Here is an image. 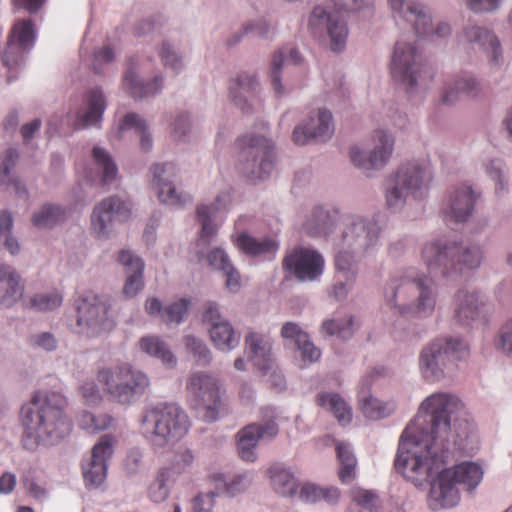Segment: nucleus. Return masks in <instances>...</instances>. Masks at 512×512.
<instances>
[{"label":"nucleus","mask_w":512,"mask_h":512,"mask_svg":"<svg viewBox=\"0 0 512 512\" xmlns=\"http://www.w3.org/2000/svg\"><path fill=\"white\" fill-rule=\"evenodd\" d=\"M130 212L128 203L117 197H108L94 208L91 216L92 227L99 237L106 236L112 222L127 219Z\"/></svg>","instance_id":"obj_20"},{"label":"nucleus","mask_w":512,"mask_h":512,"mask_svg":"<svg viewBox=\"0 0 512 512\" xmlns=\"http://www.w3.org/2000/svg\"><path fill=\"white\" fill-rule=\"evenodd\" d=\"M344 226L341 250L338 251L335 257V265L337 270L346 277L350 272L354 275V262L351 253L345 249L352 248L354 251L367 250L376 242L379 228L375 221L366 222L354 216L346 217Z\"/></svg>","instance_id":"obj_9"},{"label":"nucleus","mask_w":512,"mask_h":512,"mask_svg":"<svg viewBox=\"0 0 512 512\" xmlns=\"http://www.w3.org/2000/svg\"><path fill=\"white\" fill-rule=\"evenodd\" d=\"M354 320L350 318L346 324L336 320H327L322 325V330L329 336L337 335L342 339H347L353 334Z\"/></svg>","instance_id":"obj_55"},{"label":"nucleus","mask_w":512,"mask_h":512,"mask_svg":"<svg viewBox=\"0 0 512 512\" xmlns=\"http://www.w3.org/2000/svg\"><path fill=\"white\" fill-rule=\"evenodd\" d=\"M62 295L56 291L50 293H40L31 297L25 306L36 311H50L59 307L62 303Z\"/></svg>","instance_id":"obj_51"},{"label":"nucleus","mask_w":512,"mask_h":512,"mask_svg":"<svg viewBox=\"0 0 512 512\" xmlns=\"http://www.w3.org/2000/svg\"><path fill=\"white\" fill-rule=\"evenodd\" d=\"M97 380L109 397L121 404L130 403L150 385L147 375L134 370L128 363L99 369Z\"/></svg>","instance_id":"obj_8"},{"label":"nucleus","mask_w":512,"mask_h":512,"mask_svg":"<svg viewBox=\"0 0 512 512\" xmlns=\"http://www.w3.org/2000/svg\"><path fill=\"white\" fill-rule=\"evenodd\" d=\"M498 348L506 354H512V319L501 328Z\"/></svg>","instance_id":"obj_62"},{"label":"nucleus","mask_w":512,"mask_h":512,"mask_svg":"<svg viewBox=\"0 0 512 512\" xmlns=\"http://www.w3.org/2000/svg\"><path fill=\"white\" fill-rule=\"evenodd\" d=\"M469 355L468 345L460 339H437L425 346L419 357L422 377L430 383L439 381L444 375L446 361L461 360Z\"/></svg>","instance_id":"obj_12"},{"label":"nucleus","mask_w":512,"mask_h":512,"mask_svg":"<svg viewBox=\"0 0 512 512\" xmlns=\"http://www.w3.org/2000/svg\"><path fill=\"white\" fill-rule=\"evenodd\" d=\"M65 218V211L57 205L46 204L32 217V223L38 228H51Z\"/></svg>","instance_id":"obj_47"},{"label":"nucleus","mask_w":512,"mask_h":512,"mask_svg":"<svg viewBox=\"0 0 512 512\" xmlns=\"http://www.w3.org/2000/svg\"><path fill=\"white\" fill-rule=\"evenodd\" d=\"M231 202V195L223 193L219 195L212 206L201 205L197 208V220L201 224V232L199 241L206 244L216 234V226L212 223V219L216 218V213L225 209Z\"/></svg>","instance_id":"obj_30"},{"label":"nucleus","mask_w":512,"mask_h":512,"mask_svg":"<svg viewBox=\"0 0 512 512\" xmlns=\"http://www.w3.org/2000/svg\"><path fill=\"white\" fill-rule=\"evenodd\" d=\"M13 227L12 216L7 211L0 213V242H3L5 247L11 254H16L19 251V244L15 238L11 236V229Z\"/></svg>","instance_id":"obj_52"},{"label":"nucleus","mask_w":512,"mask_h":512,"mask_svg":"<svg viewBox=\"0 0 512 512\" xmlns=\"http://www.w3.org/2000/svg\"><path fill=\"white\" fill-rule=\"evenodd\" d=\"M209 332L214 346L224 352L233 350L240 342V334L228 321L215 323Z\"/></svg>","instance_id":"obj_38"},{"label":"nucleus","mask_w":512,"mask_h":512,"mask_svg":"<svg viewBox=\"0 0 512 512\" xmlns=\"http://www.w3.org/2000/svg\"><path fill=\"white\" fill-rule=\"evenodd\" d=\"M92 155L96 165L103 172L102 185H107L114 181L117 175V166L111 156L100 147H94Z\"/></svg>","instance_id":"obj_49"},{"label":"nucleus","mask_w":512,"mask_h":512,"mask_svg":"<svg viewBox=\"0 0 512 512\" xmlns=\"http://www.w3.org/2000/svg\"><path fill=\"white\" fill-rule=\"evenodd\" d=\"M106 107L103 93L98 88L87 91L84 98V108L77 112L74 126L76 129H83L96 125L102 118Z\"/></svg>","instance_id":"obj_26"},{"label":"nucleus","mask_w":512,"mask_h":512,"mask_svg":"<svg viewBox=\"0 0 512 512\" xmlns=\"http://www.w3.org/2000/svg\"><path fill=\"white\" fill-rule=\"evenodd\" d=\"M215 492L199 493L192 499L193 512H213L215 506Z\"/></svg>","instance_id":"obj_57"},{"label":"nucleus","mask_w":512,"mask_h":512,"mask_svg":"<svg viewBox=\"0 0 512 512\" xmlns=\"http://www.w3.org/2000/svg\"><path fill=\"white\" fill-rule=\"evenodd\" d=\"M245 346L254 365L267 373L272 367L270 338L265 334L249 332L245 337Z\"/></svg>","instance_id":"obj_27"},{"label":"nucleus","mask_w":512,"mask_h":512,"mask_svg":"<svg viewBox=\"0 0 512 512\" xmlns=\"http://www.w3.org/2000/svg\"><path fill=\"white\" fill-rule=\"evenodd\" d=\"M450 471V476L454 482L463 485L468 491L475 489L483 478V468L480 464L472 461H466L446 469Z\"/></svg>","instance_id":"obj_35"},{"label":"nucleus","mask_w":512,"mask_h":512,"mask_svg":"<svg viewBox=\"0 0 512 512\" xmlns=\"http://www.w3.org/2000/svg\"><path fill=\"white\" fill-rule=\"evenodd\" d=\"M189 304L188 299L182 298L178 302L167 306L163 310L161 318L167 324H179L187 313Z\"/></svg>","instance_id":"obj_54"},{"label":"nucleus","mask_w":512,"mask_h":512,"mask_svg":"<svg viewBox=\"0 0 512 512\" xmlns=\"http://www.w3.org/2000/svg\"><path fill=\"white\" fill-rule=\"evenodd\" d=\"M238 248L250 256H274L278 251V243L271 238L258 240L246 233L238 236L236 242Z\"/></svg>","instance_id":"obj_36"},{"label":"nucleus","mask_w":512,"mask_h":512,"mask_svg":"<svg viewBox=\"0 0 512 512\" xmlns=\"http://www.w3.org/2000/svg\"><path fill=\"white\" fill-rule=\"evenodd\" d=\"M24 285L16 270L5 264H0V306L11 307L23 295Z\"/></svg>","instance_id":"obj_28"},{"label":"nucleus","mask_w":512,"mask_h":512,"mask_svg":"<svg viewBox=\"0 0 512 512\" xmlns=\"http://www.w3.org/2000/svg\"><path fill=\"white\" fill-rule=\"evenodd\" d=\"M336 452L341 464L339 478L343 483H349L355 477L356 458L349 446L344 443H338L336 445Z\"/></svg>","instance_id":"obj_48"},{"label":"nucleus","mask_w":512,"mask_h":512,"mask_svg":"<svg viewBox=\"0 0 512 512\" xmlns=\"http://www.w3.org/2000/svg\"><path fill=\"white\" fill-rule=\"evenodd\" d=\"M126 129H135V131L140 135V144L143 150L148 151L152 147V139L147 133V125L139 115L135 113H128L124 117L120 125V130L124 131Z\"/></svg>","instance_id":"obj_50"},{"label":"nucleus","mask_w":512,"mask_h":512,"mask_svg":"<svg viewBox=\"0 0 512 512\" xmlns=\"http://www.w3.org/2000/svg\"><path fill=\"white\" fill-rule=\"evenodd\" d=\"M394 140L386 132L377 130L374 132L369 151L366 154L361 152L358 147L350 150L352 163L360 169L369 171L384 167L393 151Z\"/></svg>","instance_id":"obj_16"},{"label":"nucleus","mask_w":512,"mask_h":512,"mask_svg":"<svg viewBox=\"0 0 512 512\" xmlns=\"http://www.w3.org/2000/svg\"><path fill=\"white\" fill-rule=\"evenodd\" d=\"M236 146L242 171L252 182L263 180L270 175L274 167L272 142L264 136L247 134L240 137Z\"/></svg>","instance_id":"obj_10"},{"label":"nucleus","mask_w":512,"mask_h":512,"mask_svg":"<svg viewBox=\"0 0 512 512\" xmlns=\"http://www.w3.org/2000/svg\"><path fill=\"white\" fill-rule=\"evenodd\" d=\"M431 179L429 161H410L403 164L396 174L387 180V205L390 208H399L409 196L414 199L421 198Z\"/></svg>","instance_id":"obj_6"},{"label":"nucleus","mask_w":512,"mask_h":512,"mask_svg":"<svg viewBox=\"0 0 512 512\" xmlns=\"http://www.w3.org/2000/svg\"><path fill=\"white\" fill-rule=\"evenodd\" d=\"M185 345L194 355L198 364L206 365L210 362V351L201 340L193 336H187L185 337Z\"/></svg>","instance_id":"obj_56"},{"label":"nucleus","mask_w":512,"mask_h":512,"mask_svg":"<svg viewBox=\"0 0 512 512\" xmlns=\"http://www.w3.org/2000/svg\"><path fill=\"white\" fill-rule=\"evenodd\" d=\"M123 85L132 97L143 98L154 95L162 88V78H155L153 83L143 84L137 80L135 73L129 70L124 75Z\"/></svg>","instance_id":"obj_44"},{"label":"nucleus","mask_w":512,"mask_h":512,"mask_svg":"<svg viewBox=\"0 0 512 512\" xmlns=\"http://www.w3.org/2000/svg\"><path fill=\"white\" fill-rule=\"evenodd\" d=\"M257 87V81L248 73H241L232 80L230 85V95L235 103L242 111L247 112L246 102L254 96Z\"/></svg>","instance_id":"obj_37"},{"label":"nucleus","mask_w":512,"mask_h":512,"mask_svg":"<svg viewBox=\"0 0 512 512\" xmlns=\"http://www.w3.org/2000/svg\"><path fill=\"white\" fill-rule=\"evenodd\" d=\"M331 494L332 497H337L339 491L337 488H320L314 484H303L300 488L299 497L306 502H316L322 500V497H327Z\"/></svg>","instance_id":"obj_53"},{"label":"nucleus","mask_w":512,"mask_h":512,"mask_svg":"<svg viewBox=\"0 0 512 512\" xmlns=\"http://www.w3.org/2000/svg\"><path fill=\"white\" fill-rule=\"evenodd\" d=\"M119 262L129 274L125 282L123 293L126 297H134L144 287L143 261L128 250H122L119 254Z\"/></svg>","instance_id":"obj_29"},{"label":"nucleus","mask_w":512,"mask_h":512,"mask_svg":"<svg viewBox=\"0 0 512 512\" xmlns=\"http://www.w3.org/2000/svg\"><path fill=\"white\" fill-rule=\"evenodd\" d=\"M387 301L399 310L401 315L427 316L435 308L436 298L427 277L413 278L406 276L398 283L391 284V295Z\"/></svg>","instance_id":"obj_5"},{"label":"nucleus","mask_w":512,"mask_h":512,"mask_svg":"<svg viewBox=\"0 0 512 512\" xmlns=\"http://www.w3.org/2000/svg\"><path fill=\"white\" fill-rule=\"evenodd\" d=\"M483 303L476 293L464 290L458 291L455 296V318L462 325H468L480 315Z\"/></svg>","instance_id":"obj_32"},{"label":"nucleus","mask_w":512,"mask_h":512,"mask_svg":"<svg viewBox=\"0 0 512 512\" xmlns=\"http://www.w3.org/2000/svg\"><path fill=\"white\" fill-rule=\"evenodd\" d=\"M479 90L478 82L472 77H458L445 88L442 95L444 104H453L463 96H474Z\"/></svg>","instance_id":"obj_39"},{"label":"nucleus","mask_w":512,"mask_h":512,"mask_svg":"<svg viewBox=\"0 0 512 512\" xmlns=\"http://www.w3.org/2000/svg\"><path fill=\"white\" fill-rule=\"evenodd\" d=\"M332 115L327 110H319L317 118H311L304 126L296 127L293 131V141L297 145H304L310 140L326 141L333 134Z\"/></svg>","instance_id":"obj_24"},{"label":"nucleus","mask_w":512,"mask_h":512,"mask_svg":"<svg viewBox=\"0 0 512 512\" xmlns=\"http://www.w3.org/2000/svg\"><path fill=\"white\" fill-rule=\"evenodd\" d=\"M283 268L293 274L300 281H312L323 272L324 259L315 250L308 248H295L283 259Z\"/></svg>","instance_id":"obj_17"},{"label":"nucleus","mask_w":512,"mask_h":512,"mask_svg":"<svg viewBox=\"0 0 512 512\" xmlns=\"http://www.w3.org/2000/svg\"><path fill=\"white\" fill-rule=\"evenodd\" d=\"M251 482V479L246 474H238L235 475L233 478H231L229 481L225 483L226 491L231 494L235 495L236 493H239L246 489Z\"/></svg>","instance_id":"obj_61"},{"label":"nucleus","mask_w":512,"mask_h":512,"mask_svg":"<svg viewBox=\"0 0 512 512\" xmlns=\"http://www.w3.org/2000/svg\"><path fill=\"white\" fill-rule=\"evenodd\" d=\"M353 499L360 505L361 507L374 510L379 505V498L376 494L368 490H358L354 493Z\"/></svg>","instance_id":"obj_60"},{"label":"nucleus","mask_w":512,"mask_h":512,"mask_svg":"<svg viewBox=\"0 0 512 512\" xmlns=\"http://www.w3.org/2000/svg\"><path fill=\"white\" fill-rule=\"evenodd\" d=\"M462 407V402L450 394L435 393L427 397L420 408L425 415L418 414L402 432L395 469L405 478L421 484L431 477L451 440L459 448L464 447L473 432L471 425L459 424L468 431L456 435L450 427L451 415Z\"/></svg>","instance_id":"obj_1"},{"label":"nucleus","mask_w":512,"mask_h":512,"mask_svg":"<svg viewBox=\"0 0 512 512\" xmlns=\"http://www.w3.org/2000/svg\"><path fill=\"white\" fill-rule=\"evenodd\" d=\"M358 402L363 414L373 420L387 417L395 409L393 402H383L370 395L369 384L366 381L361 384L358 392Z\"/></svg>","instance_id":"obj_31"},{"label":"nucleus","mask_w":512,"mask_h":512,"mask_svg":"<svg viewBox=\"0 0 512 512\" xmlns=\"http://www.w3.org/2000/svg\"><path fill=\"white\" fill-rule=\"evenodd\" d=\"M115 58V52L110 45H104L95 51L92 68L96 73H100L102 67L111 63Z\"/></svg>","instance_id":"obj_59"},{"label":"nucleus","mask_w":512,"mask_h":512,"mask_svg":"<svg viewBox=\"0 0 512 512\" xmlns=\"http://www.w3.org/2000/svg\"><path fill=\"white\" fill-rule=\"evenodd\" d=\"M194 461V456L190 450H183L178 452L175 456V459L172 463L173 468L176 470L177 474H181L185 471L187 467H189Z\"/></svg>","instance_id":"obj_63"},{"label":"nucleus","mask_w":512,"mask_h":512,"mask_svg":"<svg viewBox=\"0 0 512 512\" xmlns=\"http://www.w3.org/2000/svg\"><path fill=\"white\" fill-rule=\"evenodd\" d=\"M337 212L331 214L322 208H316L311 218L305 223V230L311 236L327 235L334 223Z\"/></svg>","instance_id":"obj_45"},{"label":"nucleus","mask_w":512,"mask_h":512,"mask_svg":"<svg viewBox=\"0 0 512 512\" xmlns=\"http://www.w3.org/2000/svg\"><path fill=\"white\" fill-rule=\"evenodd\" d=\"M422 258L430 274L449 277L457 273L462 274L464 269L478 267L482 253L477 246L462 249L457 243L442 246L437 242H430L424 246Z\"/></svg>","instance_id":"obj_4"},{"label":"nucleus","mask_w":512,"mask_h":512,"mask_svg":"<svg viewBox=\"0 0 512 512\" xmlns=\"http://www.w3.org/2000/svg\"><path fill=\"white\" fill-rule=\"evenodd\" d=\"M140 349L146 354L155 357L162 361L163 364L174 366L176 363L175 356L167 347L166 343L157 336L142 337L140 342Z\"/></svg>","instance_id":"obj_42"},{"label":"nucleus","mask_w":512,"mask_h":512,"mask_svg":"<svg viewBox=\"0 0 512 512\" xmlns=\"http://www.w3.org/2000/svg\"><path fill=\"white\" fill-rule=\"evenodd\" d=\"M416 48L402 41L395 45L390 64L392 78L407 89H412L422 81V75L430 77V69L418 60Z\"/></svg>","instance_id":"obj_14"},{"label":"nucleus","mask_w":512,"mask_h":512,"mask_svg":"<svg viewBox=\"0 0 512 512\" xmlns=\"http://www.w3.org/2000/svg\"><path fill=\"white\" fill-rule=\"evenodd\" d=\"M273 489L283 496L296 493L298 482L294 475L280 464H274L268 469Z\"/></svg>","instance_id":"obj_40"},{"label":"nucleus","mask_w":512,"mask_h":512,"mask_svg":"<svg viewBox=\"0 0 512 512\" xmlns=\"http://www.w3.org/2000/svg\"><path fill=\"white\" fill-rule=\"evenodd\" d=\"M278 433V425L272 419L264 425L249 424L238 433V453L244 461L253 462L256 460L255 448L260 438H273Z\"/></svg>","instance_id":"obj_22"},{"label":"nucleus","mask_w":512,"mask_h":512,"mask_svg":"<svg viewBox=\"0 0 512 512\" xmlns=\"http://www.w3.org/2000/svg\"><path fill=\"white\" fill-rule=\"evenodd\" d=\"M476 198L469 186L454 189L443 207L445 221L464 222L472 213Z\"/></svg>","instance_id":"obj_25"},{"label":"nucleus","mask_w":512,"mask_h":512,"mask_svg":"<svg viewBox=\"0 0 512 512\" xmlns=\"http://www.w3.org/2000/svg\"><path fill=\"white\" fill-rule=\"evenodd\" d=\"M186 391L190 408L207 422L216 421L223 408L224 389L220 380L208 372L192 373L187 379Z\"/></svg>","instance_id":"obj_7"},{"label":"nucleus","mask_w":512,"mask_h":512,"mask_svg":"<svg viewBox=\"0 0 512 512\" xmlns=\"http://www.w3.org/2000/svg\"><path fill=\"white\" fill-rule=\"evenodd\" d=\"M108 301L88 292L77 302V326L79 333L87 337H94L114 327L113 320L108 315Z\"/></svg>","instance_id":"obj_13"},{"label":"nucleus","mask_w":512,"mask_h":512,"mask_svg":"<svg viewBox=\"0 0 512 512\" xmlns=\"http://www.w3.org/2000/svg\"><path fill=\"white\" fill-rule=\"evenodd\" d=\"M65 406L66 399L60 393L43 396L37 392L31 402L22 407V441L27 449H34L41 442L52 445L70 433L71 423L63 414Z\"/></svg>","instance_id":"obj_2"},{"label":"nucleus","mask_w":512,"mask_h":512,"mask_svg":"<svg viewBox=\"0 0 512 512\" xmlns=\"http://www.w3.org/2000/svg\"><path fill=\"white\" fill-rule=\"evenodd\" d=\"M159 55L165 67H169L175 72L182 68L183 65L181 58L168 43L164 42L162 44Z\"/></svg>","instance_id":"obj_58"},{"label":"nucleus","mask_w":512,"mask_h":512,"mask_svg":"<svg viewBox=\"0 0 512 512\" xmlns=\"http://www.w3.org/2000/svg\"><path fill=\"white\" fill-rule=\"evenodd\" d=\"M209 264L218 270L227 269L230 260L222 249H214L208 254Z\"/></svg>","instance_id":"obj_64"},{"label":"nucleus","mask_w":512,"mask_h":512,"mask_svg":"<svg viewBox=\"0 0 512 512\" xmlns=\"http://www.w3.org/2000/svg\"><path fill=\"white\" fill-rule=\"evenodd\" d=\"M153 184L157 189L159 200L167 205L183 207L191 201L188 194L178 193L171 178L175 176V166L172 163L156 164L152 167Z\"/></svg>","instance_id":"obj_21"},{"label":"nucleus","mask_w":512,"mask_h":512,"mask_svg":"<svg viewBox=\"0 0 512 512\" xmlns=\"http://www.w3.org/2000/svg\"><path fill=\"white\" fill-rule=\"evenodd\" d=\"M115 440L111 435H103L94 445L92 455L82 464V473L86 486H99L107 474V460L113 454Z\"/></svg>","instance_id":"obj_18"},{"label":"nucleus","mask_w":512,"mask_h":512,"mask_svg":"<svg viewBox=\"0 0 512 512\" xmlns=\"http://www.w3.org/2000/svg\"><path fill=\"white\" fill-rule=\"evenodd\" d=\"M186 412L175 403L158 404L147 410L141 421L143 435L157 446L174 443L189 430Z\"/></svg>","instance_id":"obj_3"},{"label":"nucleus","mask_w":512,"mask_h":512,"mask_svg":"<svg viewBox=\"0 0 512 512\" xmlns=\"http://www.w3.org/2000/svg\"><path fill=\"white\" fill-rule=\"evenodd\" d=\"M281 335L285 339L294 340L297 348L301 351L304 361L314 362L320 358V350L309 341L307 333L293 322H287L283 325Z\"/></svg>","instance_id":"obj_34"},{"label":"nucleus","mask_w":512,"mask_h":512,"mask_svg":"<svg viewBox=\"0 0 512 512\" xmlns=\"http://www.w3.org/2000/svg\"><path fill=\"white\" fill-rule=\"evenodd\" d=\"M388 2L395 13L394 17L411 23L419 36L435 34L438 37H444L451 32L447 23H439L436 29L432 30L430 16L425 8L415 0H388Z\"/></svg>","instance_id":"obj_15"},{"label":"nucleus","mask_w":512,"mask_h":512,"mask_svg":"<svg viewBox=\"0 0 512 512\" xmlns=\"http://www.w3.org/2000/svg\"><path fill=\"white\" fill-rule=\"evenodd\" d=\"M284 61L297 65L301 62V56L294 48L289 49V57L287 59H285L284 50H279L274 53L271 61V82L275 92L278 95L283 94L284 91L279 75L280 68L282 67Z\"/></svg>","instance_id":"obj_46"},{"label":"nucleus","mask_w":512,"mask_h":512,"mask_svg":"<svg viewBox=\"0 0 512 512\" xmlns=\"http://www.w3.org/2000/svg\"><path fill=\"white\" fill-rule=\"evenodd\" d=\"M450 474V471L444 469L431 483L428 503L432 510L450 508L459 502V491Z\"/></svg>","instance_id":"obj_23"},{"label":"nucleus","mask_w":512,"mask_h":512,"mask_svg":"<svg viewBox=\"0 0 512 512\" xmlns=\"http://www.w3.org/2000/svg\"><path fill=\"white\" fill-rule=\"evenodd\" d=\"M335 11H327L317 6L311 13L309 27L313 34L326 29L330 37L331 49L339 52L344 49L348 36L346 23L338 15L339 12H354L361 9L368 0H333Z\"/></svg>","instance_id":"obj_11"},{"label":"nucleus","mask_w":512,"mask_h":512,"mask_svg":"<svg viewBox=\"0 0 512 512\" xmlns=\"http://www.w3.org/2000/svg\"><path fill=\"white\" fill-rule=\"evenodd\" d=\"M317 404L333 413L339 423L345 425L352 419L351 407L336 393H321L317 396Z\"/></svg>","instance_id":"obj_41"},{"label":"nucleus","mask_w":512,"mask_h":512,"mask_svg":"<svg viewBox=\"0 0 512 512\" xmlns=\"http://www.w3.org/2000/svg\"><path fill=\"white\" fill-rule=\"evenodd\" d=\"M465 37L470 43L478 44L479 47L490 54L492 65H498L501 58L500 42L491 31L478 26H472L465 29Z\"/></svg>","instance_id":"obj_33"},{"label":"nucleus","mask_w":512,"mask_h":512,"mask_svg":"<svg viewBox=\"0 0 512 512\" xmlns=\"http://www.w3.org/2000/svg\"><path fill=\"white\" fill-rule=\"evenodd\" d=\"M18 156V152L13 148L7 149L6 152L0 156V183L12 185L16 194L19 196H27V190L20 181L10 176V170L15 165Z\"/></svg>","instance_id":"obj_43"},{"label":"nucleus","mask_w":512,"mask_h":512,"mask_svg":"<svg viewBox=\"0 0 512 512\" xmlns=\"http://www.w3.org/2000/svg\"><path fill=\"white\" fill-rule=\"evenodd\" d=\"M34 25L31 19L17 21L9 35L7 48L2 56L4 66L13 68L22 59V53L34 43Z\"/></svg>","instance_id":"obj_19"}]
</instances>
